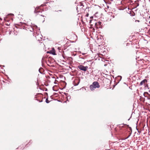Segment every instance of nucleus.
Segmentation results:
<instances>
[{"label":"nucleus","mask_w":150,"mask_h":150,"mask_svg":"<svg viewBox=\"0 0 150 150\" xmlns=\"http://www.w3.org/2000/svg\"><path fill=\"white\" fill-rule=\"evenodd\" d=\"M118 77H120V78H122L121 76H118Z\"/></svg>","instance_id":"obj_15"},{"label":"nucleus","mask_w":150,"mask_h":150,"mask_svg":"<svg viewBox=\"0 0 150 150\" xmlns=\"http://www.w3.org/2000/svg\"><path fill=\"white\" fill-rule=\"evenodd\" d=\"M47 53L52 54L54 55H56L55 50L53 48H52V50L50 52H47Z\"/></svg>","instance_id":"obj_5"},{"label":"nucleus","mask_w":150,"mask_h":150,"mask_svg":"<svg viewBox=\"0 0 150 150\" xmlns=\"http://www.w3.org/2000/svg\"><path fill=\"white\" fill-rule=\"evenodd\" d=\"M39 15H40V16H43V17H44L45 16H44V15H43V14H40Z\"/></svg>","instance_id":"obj_12"},{"label":"nucleus","mask_w":150,"mask_h":150,"mask_svg":"<svg viewBox=\"0 0 150 150\" xmlns=\"http://www.w3.org/2000/svg\"><path fill=\"white\" fill-rule=\"evenodd\" d=\"M80 5L81 6L82 8H83V7L84 6L81 3H80L79 5L78 6H79Z\"/></svg>","instance_id":"obj_9"},{"label":"nucleus","mask_w":150,"mask_h":150,"mask_svg":"<svg viewBox=\"0 0 150 150\" xmlns=\"http://www.w3.org/2000/svg\"><path fill=\"white\" fill-rule=\"evenodd\" d=\"M43 70V69L42 68H41L39 69V71L40 72H41L40 71H42V70Z\"/></svg>","instance_id":"obj_11"},{"label":"nucleus","mask_w":150,"mask_h":150,"mask_svg":"<svg viewBox=\"0 0 150 150\" xmlns=\"http://www.w3.org/2000/svg\"><path fill=\"white\" fill-rule=\"evenodd\" d=\"M46 102L47 103H49V101L48 100V98H46Z\"/></svg>","instance_id":"obj_10"},{"label":"nucleus","mask_w":150,"mask_h":150,"mask_svg":"<svg viewBox=\"0 0 150 150\" xmlns=\"http://www.w3.org/2000/svg\"><path fill=\"white\" fill-rule=\"evenodd\" d=\"M101 22L100 21L98 22L97 23H95V25L96 27L97 28H100L101 26Z\"/></svg>","instance_id":"obj_4"},{"label":"nucleus","mask_w":150,"mask_h":150,"mask_svg":"<svg viewBox=\"0 0 150 150\" xmlns=\"http://www.w3.org/2000/svg\"><path fill=\"white\" fill-rule=\"evenodd\" d=\"M147 82V80L146 79H144L140 83L139 85L140 86L144 85L145 87H146L148 86Z\"/></svg>","instance_id":"obj_3"},{"label":"nucleus","mask_w":150,"mask_h":150,"mask_svg":"<svg viewBox=\"0 0 150 150\" xmlns=\"http://www.w3.org/2000/svg\"><path fill=\"white\" fill-rule=\"evenodd\" d=\"M149 23L150 24V21L149 22Z\"/></svg>","instance_id":"obj_16"},{"label":"nucleus","mask_w":150,"mask_h":150,"mask_svg":"<svg viewBox=\"0 0 150 150\" xmlns=\"http://www.w3.org/2000/svg\"><path fill=\"white\" fill-rule=\"evenodd\" d=\"M40 9L39 8H36L35 9V12L36 13L41 12V13H42V12L40 11Z\"/></svg>","instance_id":"obj_7"},{"label":"nucleus","mask_w":150,"mask_h":150,"mask_svg":"<svg viewBox=\"0 0 150 150\" xmlns=\"http://www.w3.org/2000/svg\"><path fill=\"white\" fill-rule=\"evenodd\" d=\"M100 87L97 81H94L90 86V88L91 90L93 91L96 88H99Z\"/></svg>","instance_id":"obj_1"},{"label":"nucleus","mask_w":150,"mask_h":150,"mask_svg":"<svg viewBox=\"0 0 150 150\" xmlns=\"http://www.w3.org/2000/svg\"><path fill=\"white\" fill-rule=\"evenodd\" d=\"M79 82V79H75L74 82V86H77V85Z\"/></svg>","instance_id":"obj_6"},{"label":"nucleus","mask_w":150,"mask_h":150,"mask_svg":"<svg viewBox=\"0 0 150 150\" xmlns=\"http://www.w3.org/2000/svg\"><path fill=\"white\" fill-rule=\"evenodd\" d=\"M95 21V20H92L90 21L89 23L91 24V25H93V24H95V23H96Z\"/></svg>","instance_id":"obj_8"},{"label":"nucleus","mask_w":150,"mask_h":150,"mask_svg":"<svg viewBox=\"0 0 150 150\" xmlns=\"http://www.w3.org/2000/svg\"><path fill=\"white\" fill-rule=\"evenodd\" d=\"M110 14H110V15H112V14H112V12H110Z\"/></svg>","instance_id":"obj_14"},{"label":"nucleus","mask_w":150,"mask_h":150,"mask_svg":"<svg viewBox=\"0 0 150 150\" xmlns=\"http://www.w3.org/2000/svg\"><path fill=\"white\" fill-rule=\"evenodd\" d=\"M88 15H89V14L88 13H87V14H86V17H88Z\"/></svg>","instance_id":"obj_13"},{"label":"nucleus","mask_w":150,"mask_h":150,"mask_svg":"<svg viewBox=\"0 0 150 150\" xmlns=\"http://www.w3.org/2000/svg\"><path fill=\"white\" fill-rule=\"evenodd\" d=\"M78 68L80 70L83 71H86L88 67L87 66L84 67L83 65H81L78 66Z\"/></svg>","instance_id":"obj_2"}]
</instances>
